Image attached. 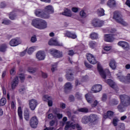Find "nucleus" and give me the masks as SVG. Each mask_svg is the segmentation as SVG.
<instances>
[{"label":"nucleus","mask_w":130,"mask_h":130,"mask_svg":"<svg viewBox=\"0 0 130 130\" xmlns=\"http://www.w3.org/2000/svg\"><path fill=\"white\" fill-rule=\"evenodd\" d=\"M98 70L100 73V76L102 77L104 80H105L106 83H107L113 89H115L116 91L118 90V88H117V85L115 84V83L113 82V81L111 80V79H108V80H105L106 79V77H108V78H110V72L109 70H103V69L100 66V64H98Z\"/></svg>","instance_id":"f257e3e1"},{"label":"nucleus","mask_w":130,"mask_h":130,"mask_svg":"<svg viewBox=\"0 0 130 130\" xmlns=\"http://www.w3.org/2000/svg\"><path fill=\"white\" fill-rule=\"evenodd\" d=\"M121 103L118 106L117 109L120 112H123L125 110V107L130 106V96L123 94L120 95Z\"/></svg>","instance_id":"f03ea898"},{"label":"nucleus","mask_w":130,"mask_h":130,"mask_svg":"<svg viewBox=\"0 0 130 130\" xmlns=\"http://www.w3.org/2000/svg\"><path fill=\"white\" fill-rule=\"evenodd\" d=\"M31 25L37 29L43 30L47 28V22L41 18H35L31 21Z\"/></svg>","instance_id":"7ed1b4c3"},{"label":"nucleus","mask_w":130,"mask_h":130,"mask_svg":"<svg viewBox=\"0 0 130 130\" xmlns=\"http://www.w3.org/2000/svg\"><path fill=\"white\" fill-rule=\"evenodd\" d=\"M113 19H114V20H115L117 23L120 24V25L124 26V27H126L129 25L128 23H127V22L125 21V20L122 18V16L121 15V14H120L118 12L116 11L114 12Z\"/></svg>","instance_id":"20e7f679"},{"label":"nucleus","mask_w":130,"mask_h":130,"mask_svg":"<svg viewBox=\"0 0 130 130\" xmlns=\"http://www.w3.org/2000/svg\"><path fill=\"white\" fill-rule=\"evenodd\" d=\"M50 54L56 58H59V57H62V53L56 49H52L50 50Z\"/></svg>","instance_id":"39448f33"},{"label":"nucleus","mask_w":130,"mask_h":130,"mask_svg":"<svg viewBox=\"0 0 130 130\" xmlns=\"http://www.w3.org/2000/svg\"><path fill=\"white\" fill-rule=\"evenodd\" d=\"M91 24L94 27H101L104 25V21L99 19L94 18L92 20Z\"/></svg>","instance_id":"423d86ee"},{"label":"nucleus","mask_w":130,"mask_h":130,"mask_svg":"<svg viewBox=\"0 0 130 130\" xmlns=\"http://www.w3.org/2000/svg\"><path fill=\"white\" fill-rule=\"evenodd\" d=\"M38 105V102L37 100L32 99L29 101V108L32 110L34 111L36 109L37 106Z\"/></svg>","instance_id":"0eeeda50"},{"label":"nucleus","mask_w":130,"mask_h":130,"mask_svg":"<svg viewBox=\"0 0 130 130\" xmlns=\"http://www.w3.org/2000/svg\"><path fill=\"white\" fill-rule=\"evenodd\" d=\"M49 45H54L55 46H63V44L59 43L56 38L51 39L48 42Z\"/></svg>","instance_id":"6e6552de"},{"label":"nucleus","mask_w":130,"mask_h":130,"mask_svg":"<svg viewBox=\"0 0 130 130\" xmlns=\"http://www.w3.org/2000/svg\"><path fill=\"white\" fill-rule=\"evenodd\" d=\"M69 127H72V128L75 129L77 128L78 130H81L82 129V127L80 126L79 124H75L73 123L71 121H68L66 122V128H68Z\"/></svg>","instance_id":"1a4fd4ad"},{"label":"nucleus","mask_w":130,"mask_h":130,"mask_svg":"<svg viewBox=\"0 0 130 130\" xmlns=\"http://www.w3.org/2000/svg\"><path fill=\"white\" fill-rule=\"evenodd\" d=\"M118 46L122 47L124 50H129V44L125 41H120L118 43Z\"/></svg>","instance_id":"9d476101"},{"label":"nucleus","mask_w":130,"mask_h":130,"mask_svg":"<svg viewBox=\"0 0 130 130\" xmlns=\"http://www.w3.org/2000/svg\"><path fill=\"white\" fill-rule=\"evenodd\" d=\"M38 124V119H37V117L34 116L31 118L30 120V125L33 128H35L37 127V125Z\"/></svg>","instance_id":"9b49d317"},{"label":"nucleus","mask_w":130,"mask_h":130,"mask_svg":"<svg viewBox=\"0 0 130 130\" xmlns=\"http://www.w3.org/2000/svg\"><path fill=\"white\" fill-rule=\"evenodd\" d=\"M86 57H87V60H88L90 63H91V64H96V63L97 62V60H96L95 57H94L93 55H92V54H90V53L87 54Z\"/></svg>","instance_id":"f8f14e48"},{"label":"nucleus","mask_w":130,"mask_h":130,"mask_svg":"<svg viewBox=\"0 0 130 130\" xmlns=\"http://www.w3.org/2000/svg\"><path fill=\"white\" fill-rule=\"evenodd\" d=\"M21 40L19 38H15L12 39L10 42L9 44L11 46H17L19 44H21Z\"/></svg>","instance_id":"ddd939ff"},{"label":"nucleus","mask_w":130,"mask_h":130,"mask_svg":"<svg viewBox=\"0 0 130 130\" xmlns=\"http://www.w3.org/2000/svg\"><path fill=\"white\" fill-rule=\"evenodd\" d=\"M19 85V77L18 76H16L14 77L11 83V88L12 90H15L16 87L18 86Z\"/></svg>","instance_id":"4468645a"},{"label":"nucleus","mask_w":130,"mask_h":130,"mask_svg":"<svg viewBox=\"0 0 130 130\" xmlns=\"http://www.w3.org/2000/svg\"><path fill=\"white\" fill-rule=\"evenodd\" d=\"M101 90H102V85L100 84L93 85L91 88V90L93 93H98V92H100Z\"/></svg>","instance_id":"2eb2a0df"},{"label":"nucleus","mask_w":130,"mask_h":130,"mask_svg":"<svg viewBox=\"0 0 130 130\" xmlns=\"http://www.w3.org/2000/svg\"><path fill=\"white\" fill-rule=\"evenodd\" d=\"M104 40L106 42H112L114 40L113 35L111 34L105 35L104 36Z\"/></svg>","instance_id":"dca6fc26"},{"label":"nucleus","mask_w":130,"mask_h":130,"mask_svg":"<svg viewBox=\"0 0 130 130\" xmlns=\"http://www.w3.org/2000/svg\"><path fill=\"white\" fill-rule=\"evenodd\" d=\"M36 57L39 60H43L45 58V54L42 51H39L37 53Z\"/></svg>","instance_id":"f3484780"},{"label":"nucleus","mask_w":130,"mask_h":130,"mask_svg":"<svg viewBox=\"0 0 130 130\" xmlns=\"http://www.w3.org/2000/svg\"><path fill=\"white\" fill-rule=\"evenodd\" d=\"M45 11L49 14H53L54 13V8L52 5H48L45 7Z\"/></svg>","instance_id":"a211bd4d"},{"label":"nucleus","mask_w":130,"mask_h":130,"mask_svg":"<svg viewBox=\"0 0 130 130\" xmlns=\"http://www.w3.org/2000/svg\"><path fill=\"white\" fill-rule=\"evenodd\" d=\"M18 114L19 117V121L21 124H23V112L22 111V108L21 107H18Z\"/></svg>","instance_id":"6ab92c4d"},{"label":"nucleus","mask_w":130,"mask_h":130,"mask_svg":"<svg viewBox=\"0 0 130 130\" xmlns=\"http://www.w3.org/2000/svg\"><path fill=\"white\" fill-rule=\"evenodd\" d=\"M96 14L99 17H102L105 15V11L103 8H99L96 10Z\"/></svg>","instance_id":"aec40b11"},{"label":"nucleus","mask_w":130,"mask_h":130,"mask_svg":"<svg viewBox=\"0 0 130 130\" xmlns=\"http://www.w3.org/2000/svg\"><path fill=\"white\" fill-rule=\"evenodd\" d=\"M66 36L69 38H72V39H76L77 38V35L76 33H72L70 31H66Z\"/></svg>","instance_id":"412c9836"},{"label":"nucleus","mask_w":130,"mask_h":130,"mask_svg":"<svg viewBox=\"0 0 130 130\" xmlns=\"http://www.w3.org/2000/svg\"><path fill=\"white\" fill-rule=\"evenodd\" d=\"M67 79L68 81H73L74 79V73L72 71H69V73L67 74Z\"/></svg>","instance_id":"4be33fe9"},{"label":"nucleus","mask_w":130,"mask_h":130,"mask_svg":"<svg viewBox=\"0 0 130 130\" xmlns=\"http://www.w3.org/2000/svg\"><path fill=\"white\" fill-rule=\"evenodd\" d=\"M89 121L91 122H93L94 121H96L98 119V116L95 114H91L89 116Z\"/></svg>","instance_id":"5701e85b"},{"label":"nucleus","mask_w":130,"mask_h":130,"mask_svg":"<svg viewBox=\"0 0 130 130\" xmlns=\"http://www.w3.org/2000/svg\"><path fill=\"white\" fill-rule=\"evenodd\" d=\"M107 6L109 7V8H114L115 6H116V3L114 0H109L107 2Z\"/></svg>","instance_id":"b1692460"},{"label":"nucleus","mask_w":130,"mask_h":130,"mask_svg":"<svg viewBox=\"0 0 130 130\" xmlns=\"http://www.w3.org/2000/svg\"><path fill=\"white\" fill-rule=\"evenodd\" d=\"M41 18L42 19H49V18H50V14L46 11H43Z\"/></svg>","instance_id":"393cba45"},{"label":"nucleus","mask_w":130,"mask_h":130,"mask_svg":"<svg viewBox=\"0 0 130 130\" xmlns=\"http://www.w3.org/2000/svg\"><path fill=\"white\" fill-rule=\"evenodd\" d=\"M110 67L112 70H115L116 69V62L114 59H112L110 62Z\"/></svg>","instance_id":"a878e982"},{"label":"nucleus","mask_w":130,"mask_h":130,"mask_svg":"<svg viewBox=\"0 0 130 130\" xmlns=\"http://www.w3.org/2000/svg\"><path fill=\"white\" fill-rule=\"evenodd\" d=\"M114 113L111 111L107 112V114L104 115V118H111L113 116Z\"/></svg>","instance_id":"bb28decb"},{"label":"nucleus","mask_w":130,"mask_h":130,"mask_svg":"<svg viewBox=\"0 0 130 130\" xmlns=\"http://www.w3.org/2000/svg\"><path fill=\"white\" fill-rule=\"evenodd\" d=\"M85 98L88 102V103H92L94 101V96H90L88 94L85 95Z\"/></svg>","instance_id":"cd10ccee"},{"label":"nucleus","mask_w":130,"mask_h":130,"mask_svg":"<svg viewBox=\"0 0 130 130\" xmlns=\"http://www.w3.org/2000/svg\"><path fill=\"white\" fill-rule=\"evenodd\" d=\"M43 13V11L41 9H37L35 11V14L37 17H39V18H41V16L42 13Z\"/></svg>","instance_id":"c85d7f7f"},{"label":"nucleus","mask_w":130,"mask_h":130,"mask_svg":"<svg viewBox=\"0 0 130 130\" xmlns=\"http://www.w3.org/2000/svg\"><path fill=\"white\" fill-rule=\"evenodd\" d=\"M79 16L81 19H85V18H87V13L85 12V10H82L79 12Z\"/></svg>","instance_id":"c756f323"},{"label":"nucleus","mask_w":130,"mask_h":130,"mask_svg":"<svg viewBox=\"0 0 130 130\" xmlns=\"http://www.w3.org/2000/svg\"><path fill=\"white\" fill-rule=\"evenodd\" d=\"M90 121V119L89 118V116H84L82 118V122L83 123L86 124L88 123Z\"/></svg>","instance_id":"7c9ffc66"},{"label":"nucleus","mask_w":130,"mask_h":130,"mask_svg":"<svg viewBox=\"0 0 130 130\" xmlns=\"http://www.w3.org/2000/svg\"><path fill=\"white\" fill-rule=\"evenodd\" d=\"M117 78L120 82H122L123 83H126V78L124 77L122 75L119 74L117 76Z\"/></svg>","instance_id":"2f4dec72"},{"label":"nucleus","mask_w":130,"mask_h":130,"mask_svg":"<svg viewBox=\"0 0 130 130\" xmlns=\"http://www.w3.org/2000/svg\"><path fill=\"white\" fill-rule=\"evenodd\" d=\"M58 111V109H56L54 110V113L55 114L58 118V119H60V118H62V114L58 113L57 112Z\"/></svg>","instance_id":"473e14b6"},{"label":"nucleus","mask_w":130,"mask_h":130,"mask_svg":"<svg viewBox=\"0 0 130 130\" xmlns=\"http://www.w3.org/2000/svg\"><path fill=\"white\" fill-rule=\"evenodd\" d=\"M51 98V96L47 94H45L43 96L42 100L44 101L45 102H47Z\"/></svg>","instance_id":"72a5a7b5"},{"label":"nucleus","mask_w":130,"mask_h":130,"mask_svg":"<svg viewBox=\"0 0 130 130\" xmlns=\"http://www.w3.org/2000/svg\"><path fill=\"white\" fill-rule=\"evenodd\" d=\"M17 17V15L16 14V13H15V12H13L10 13V15H9V19H10V20H15V19H16V18Z\"/></svg>","instance_id":"f704fd0d"},{"label":"nucleus","mask_w":130,"mask_h":130,"mask_svg":"<svg viewBox=\"0 0 130 130\" xmlns=\"http://www.w3.org/2000/svg\"><path fill=\"white\" fill-rule=\"evenodd\" d=\"M89 46L90 48H95L97 46V44L93 41H90L89 43Z\"/></svg>","instance_id":"c9c22d12"},{"label":"nucleus","mask_w":130,"mask_h":130,"mask_svg":"<svg viewBox=\"0 0 130 130\" xmlns=\"http://www.w3.org/2000/svg\"><path fill=\"white\" fill-rule=\"evenodd\" d=\"M7 45L6 44H3L0 46V51L2 52H5L7 49Z\"/></svg>","instance_id":"e433bc0d"},{"label":"nucleus","mask_w":130,"mask_h":130,"mask_svg":"<svg viewBox=\"0 0 130 130\" xmlns=\"http://www.w3.org/2000/svg\"><path fill=\"white\" fill-rule=\"evenodd\" d=\"M90 37L92 40L97 39V38H98V34H97L96 32H92L90 35Z\"/></svg>","instance_id":"4c0bfd02"},{"label":"nucleus","mask_w":130,"mask_h":130,"mask_svg":"<svg viewBox=\"0 0 130 130\" xmlns=\"http://www.w3.org/2000/svg\"><path fill=\"white\" fill-rule=\"evenodd\" d=\"M36 71H37V69H36V68H33L32 67H29L28 68V72L30 74H34L36 73Z\"/></svg>","instance_id":"58836bf2"},{"label":"nucleus","mask_w":130,"mask_h":130,"mask_svg":"<svg viewBox=\"0 0 130 130\" xmlns=\"http://www.w3.org/2000/svg\"><path fill=\"white\" fill-rule=\"evenodd\" d=\"M71 17L73 18V19H75V20H78V21H80V22H82V21H83L82 18H81L77 14H74V15H72Z\"/></svg>","instance_id":"ea45409f"},{"label":"nucleus","mask_w":130,"mask_h":130,"mask_svg":"<svg viewBox=\"0 0 130 130\" xmlns=\"http://www.w3.org/2000/svg\"><path fill=\"white\" fill-rule=\"evenodd\" d=\"M7 103V99L6 98H2L0 100V106H4Z\"/></svg>","instance_id":"a19ab883"},{"label":"nucleus","mask_w":130,"mask_h":130,"mask_svg":"<svg viewBox=\"0 0 130 130\" xmlns=\"http://www.w3.org/2000/svg\"><path fill=\"white\" fill-rule=\"evenodd\" d=\"M73 14H72V11L69 9H66V16L67 17H72Z\"/></svg>","instance_id":"79ce46f5"},{"label":"nucleus","mask_w":130,"mask_h":130,"mask_svg":"<svg viewBox=\"0 0 130 130\" xmlns=\"http://www.w3.org/2000/svg\"><path fill=\"white\" fill-rule=\"evenodd\" d=\"M18 92L20 93V94H24V93L26 92V87L25 86H22L19 88Z\"/></svg>","instance_id":"37998d69"},{"label":"nucleus","mask_w":130,"mask_h":130,"mask_svg":"<svg viewBox=\"0 0 130 130\" xmlns=\"http://www.w3.org/2000/svg\"><path fill=\"white\" fill-rule=\"evenodd\" d=\"M78 110L79 112H84V113H87V112H89V110H88V109L86 108H80L78 109Z\"/></svg>","instance_id":"c03bdc74"},{"label":"nucleus","mask_w":130,"mask_h":130,"mask_svg":"<svg viewBox=\"0 0 130 130\" xmlns=\"http://www.w3.org/2000/svg\"><path fill=\"white\" fill-rule=\"evenodd\" d=\"M11 22L10 20L4 19L2 21V24L4 25H10Z\"/></svg>","instance_id":"a18cd8bd"},{"label":"nucleus","mask_w":130,"mask_h":130,"mask_svg":"<svg viewBox=\"0 0 130 130\" xmlns=\"http://www.w3.org/2000/svg\"><path fill=\"white\" fill-rule=\"evenodd\" d=\"M30 41L32 43H35L36 41H37V38L36 37V36H33L31 37Z\"/></svg>","instance_id":"49530a36"},{"label":"nucleus","mask_w":130,"mask_h":130,"mask_svg":"<svg viewBox=\"0 0 130 130\" xmlns=\"http://www.w3.org/2000/svg\"><path fill=\"white\" fill-rule=\"evenodd\" d=\"M52 68H51V71L52 73L56 71V68H57V63H55L54 64L52 65Z\"/></svg>","instance_id":"de8ad7c7"},{"label":"nucleus","mask_w":130,"mask_h":130,"mask_svg":"<svg viewBox=\"0 0 130 130\" xmlns=\"http://www.w3.org/2000/svg\"><path fill=\"white\" fill-rule=\"evenodd\" d=\"M16 74V68L13 67L10 70V75L14 76Z\"/></svg>","instance_id":"09e8293b"},{"label":"nucleus","mask_w":130,"mask_h":130,"mask_svg":"<svg viewBox=\"0 0 130 130\" xmlns=\"http://www.w3.org/2000/svg\"><path fill=\"white\" fill-rule=\"evenodd\" d=\"M34 52V48L33 47H31L29 48L27 51V53L28 54H32Z\"/></svg>","instance_id":"8fccbe9b"},{"label":"nucleus","mask_w":130,"mask_h":130,"mask_svg":"<svg viewBox=\"0 0 130 130\" xmlns=\"http://www.w3.org/2000/svg\"><path fill=\"white\" fill-rule=\"evenodd\" d=\"M24 118L26 120H29V113L28 112H24Z\"/></svg>","instance_id":"3c124183"},{"label":"nucleus","mask_w":130,"mask_h":130,"mask_svg":"<svg viewBox=\"0 0 130 130\" xmlns=\"http://www.w3.org/2000/svg\"><path fill=\"white\" fill-rule=\"evenodd\" d=\"M72 11L73 13H78V12H79V8L73 7L72 8Z\"/></svg>","instance_id":"603ef678"},{"label":"nucleus","mask_w":130,"mask_h":130,"mask_svg":"<svg viewBox=\"0 0 130 130\" xmlns=\"http://www.w3.org/2000/svg\"><path fill=\"white\" fill-rule=\"evenodd\" d=\"M117 122H118V119H113V124L114 125V126H117Z\"/></svg>","instance_id":"864d4df0"},{"label":"nucleus","mask_w":130,"mask_h":130,"mask_svg":"<svg viewBox=\"0 0 130 130\" xmlns=\"http://www.w3.org/2000/svg\"><path fill=\"white\" fill-rule=\"evenodd\" d=\"M75 54V52H74V50H70L68 51V55H70V56H73Z\"/></svg>","instance_id":"5fc2aeb1"},{"label":"nucleus","mask_w":130,"mask_h":130,"mask_svg":"<svg viewBox=\"0 0 130 130\" xmlns=\"http://www.w3.org/2000/svg\"><path fill=\"white\" fill-rule=\"evenodd\" d=\"M69 100L70 101V102H73V101H75V96L74 95H70L69 98Z\"/></svg>","instance_id":"6e6d98bb"},{"label":"nucleus","mask_w":130,"mask_h":130,"mask_svg":"<svg viewBox=\"0 0 130 130\" xmlns=\"http://www.w3.org/2000/svg\"><path fill=\"white\" fill-rule=\"evenodd\" d=\"M126 83H130V74H127L126 77Z\"/></svg>","instance_id":"4d7b16f0"},{"label":"nucleus","mask_w":130,"mask_h":130,"mask_svg":"<svg viewBox=\"0 0 130 130\" xmlns=\"http://www.w3.org/2000/svg\"><path fill=\"white\" fill-rule=\"evenodd\" d=\"M48 102V106H49L50 107L52 106V98L50 99L49 101H47Z\"/></svg>","instance_id":"13d9d810"},{"label":"nucleus","mask_w":130,"mask_h":130,"mask_svg":"<svg viewBox=\"0 0 130 130\" xmlns=\"http://www.w3.org/2000/svg\"><path fill=\"white\" fill-rule=\"evenodd\" d=\"M19 79L21 81V82H23L24 80H25V76L24 74H21L19 75Z\"/></svg>","instance_id":"bf43d9fd"},{"label":"nucleus","mask_w":130,"mask_h":130,"mask_svg":"<svg viewBox=\"0 0 130 130\" xmlns=\"http://www.w3.org/2000/svg\"><path fill=\"white\" fill-rule=\"evenodd\" d=\"M104 49L105 51H109L111 49V46H106L104 48Z\"/></svg>","instance_id":"052dcab7"},{"label":"nucleus","mask_w":130,"mask_h":130,"mask_svg":"<svg viewBox=\"0 0 130 130\" xmlns=\"http://www.w3.org/2000/svg\"><path fill=\"white\" fill-rule=\"evenodd\" d=\"M98 104V102L96 100H95V101H94L93 103L92 104H91V107H96L97 106Z\"/></svg>","instance_id":"680f3d73"},{"label":"nucleus","mask_w":130,"mask_h":130,"mask_svg":"<svg viewBox=\"0 0 130 130\" xmlns=\"http://www.w3.org/2000/svg\"><path fill=\"white\" fill-rule=\"evenodd\" d=\"M42 77H43V78L44 79H46V78H47V77H48V75H47V74L42 72Z\"/></svg>","instance_id":"e2e57ef3"},{"label":"nucleus","mask_w":130,"mask_h":130,"mask_svg":"<svg viewBox=\"0 0 130 130\" xmlns=\"http://www.w3.org/2000/svg\"><path fill=\"white\" fill-rule=\"evenodd\" d=\"M66 88L67 89H72V84L70 83H66Z\"/></svg>","instance_id":"0e129e2a"},{"label":"nucleus","mask_w":130,"mask_h":130,"mask_svg":"<svg viewBox=\"0 0 130 130\" xmlns=\"http://www.w3.org/2000/svg\"><path fill=\"white\" fill-rule=\"evenodd\" d=\"M76 98H81L82 97V94L79 92H77L75 94Z\"/></svg>","instance_id":"69168bd1"},{"label":"nucleus","mask_w":130,"mask_h":130,"mask_svg":"<svg viewBox=\"0 0 130 130\" xmlns=\"http://www.w3.org/2000/svg\"><path fill=\"white\" fill-rule=\"evenodd\" d=\"M26 52H27V50H26L23 51V52H21L20 54V56H24V55H25V54H26Z\"/></svg>","instance_id":"338daca9"},{"label":"nucleus","mask_w":130,"mask_h":130,"mask_svg":"<svg viewBox=\"0 0 130 130\" xmlns=\"http://www.w3.org/2000/svg\"><path fill=\"white\" fill-rule=\"evenodd\" d=\"M125 5L130 8V0H126Z\"/></svg>","instance_id":"774afa93"}]
</instances>
